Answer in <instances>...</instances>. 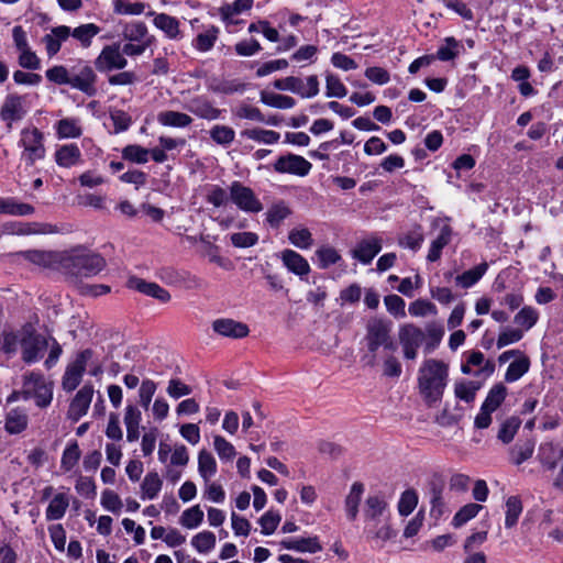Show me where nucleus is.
Here are the masks:
<instances>
[{"label":"nucleus","instance_id":"nucleus-1","mask_svg":"<svg viewBox=\"0 0 563 563\" xmlns=\"http://www.w3.org/2000/svg\"><path fill=\"white\" fill-rule=\"evenodd\" d=\"M47 347V339L30 323L15 330L3 331L0 335V351L8 357L20 353L26 364L38 362Z\"/></svg>","mask_w":563,"mask_h":563},{"label":"nucleus","instance_id":"nucleus-2","mask_svg":"<svg viewBox=\"0 0 563 563\" xmlns=\"http://www.w3.org/2000/svg\"><path fill=\"white\" fill-rule=\"evenodd\" d=\"M450 366L438 358H426L418 369L419 394L429 406L441 401L449 383Z\"/></svg>","mask_w":563,"mask_h":563},{"label":"nucleus","instance_id":"nucleus-3","mask_svg":"<svg viewBox=\"0 0 563 563\" xmlns=\"http://www.w3.org/2000/svg\"><path fill=\"white\" fill-rule=\"evenodd\" d=\"M65 267L73 273L84 276H92L101 272L106 265L104 260L95 253H90L82 247L73 249L62 257Z\"/></svg>","mask_w":563,"mask_h":563},{"label":"nucleus","instance_id":"nucleus-4","mask_svg":"<svg viewBox=\"0 0 563 563\" xmlns=\"http://www.w3.org/2000/svg\"><path fill=\"white\" fill-rule=\"evenodd\" d=\"M54 383L43 374L31 372L24 376L22 398L33 399L40 408H46L53 400Z\"/></svg>","mask_w":563,"mask_h":563},{"label":"nucleus","instance_id":"nucleus-5","mask_svg":"<svg viewBox=\"0 0 563 563\" xmlns=\"http://www.w3.org/2000/svg\"><path fill=\"white\" fill-rule=\"evenodd\" d=\"M539 460L542 467L550 473L553 488L563 493V449L551 444L541 446Z\"/></svg>","mask_w":563,"mask_h":563},{"label":"nucleus","instance_id":"nucleus-6","mask_svg":"<svg viewBox=\"0 0 563 563\" xmlns=\"http://www.w3.org/2000/svg\"><path fill=\"white\" fill-rule=\"evenodd\" d=\"M19 146L22 148L21 161L33 165L45 156L43 134L36 128H27L21 131Z\"/></svg>","mask_w":563,"mask_h":563},{"label":"nucleus","instance_id":"nucleus-7","mask_svg":"<svg viewBox=\"0 0 563 563\" xmlns=\"http://www.w3.org/2000/svg\"><path fill=\"white\" fill-rule=\"evenodd\" d=\"M363 534L373 549H384L397 537V530L393 527L390 518L379 519L364 523Z\"/></svg>","mask_w":563,"mask_h":563},{"label":"nucleus","instance_id":"nucleus-8","mask_svg":"<svg viewBox=\"0 0 563 563\" xmlns=\"http://www.w3.org/2000/svg\"><path fill=\"white\" fill-rule=\"evenodd\" d=\"M230 201L245 213H258L263 210L261 202L254 190L239 180H234L229 186Z\"/></svg>","mask_w":563,"mask_h":563},{"label":"nucleus","instance_id":"nucleus-9","mask_svg":"<svg viewBox=\"0 0 563 563\" xmlns=\"http://www.w3.org/2000/svg\"><path fill=\"white\" fill-rule=\"evenodd\" d=\"M274 87L278 90L290 91L301 98H312L319 93V80L314 75L307 77L306 80L292 76L276 79Z\"/></svg>","mask_w":563,"mask_h":563},{"label":"nucleus","instance_id":"nucleus-10","mask_svg":"<svg viewBox=\"0 0 563 563\" xmlns=\"http://www.w3.org/2000/svg\"><path fill=\"white\" fill-rule=\"evenodd\" d=\"M424 332L413 323H405L399 327L398 341L406 360H416L418 350L424 340Z\"/></svg>","mask_w":563,"mask_h":563},{"label":"nucleus","instance_id":"nucleus-11","mask_svg":"<svg viewBox=\"0 0 563 563\" xmlns=\"http://www.w3.org/2000/svg\"><path fill=\"white\" fill-rule=\"evenodd\" d=\"M91 355L90 350L81 351L77 353L75 358L67 365L62 378V388L65 391L70 393L79 386Z\"/></svg>","mask_w":563,"mask_h":563},{"label":"nucleus","instance_id":"nucleus-12","mask_svg":"<svg viewBox=\"0 0 563 563\" xmlns=\"http://www.w3.org/2000/svg\"><path fill=\"white\" fill-rule=\"evenodd\" d=\"M465 363L462 364L461 371L463 374L473 375L475 377L488 378L495 371V364L490 360H485V356L479 351H472L466 353Z\"/></svg>","mask_w":563,"mask_h":563},{"label":"nucleus","instance_id":"nucleus-13","mask_svg":"<svg viewBox=\"0 0 563 563\" xmlns=\"http://www.w3.org/2000/svg\"><path fill=\"white\" fill-rule=\"evenodd\" d=\"M312 165L305 157L296 154H286L275 162L274 169L280 174H291L299 177L307 176Z\"/></svg>","mask_w":563,"mask_h":563},{"label":"nucleus","instance_id":"nucleus-14","mask_svg":"<svg viewBox=\"0 0 563 563\" xmlns=\"http://www.w3.org/2000/svg\"><path fill=\"white\" fill-rule=\"evenodd\" d=\"M96 67L99 71H110L114 69H123L128 60L118 44L107 45L102 48L96 58Z\"/></svg>","mask_w":563,"mask_h":563},{"label":"nucleus","instance_id":"nucleus-15","mask_svg":"<svg viewBox=\"0 0 563 563\" xmlns=\"http://www.w3.org/2000/svg\"><path fill=\"white\" fill-rule=\"evenodd\" d=\"M96 78L97 76L89 65L80 64L78 66L71 67L69 86L82 91L88 96H92L96 92Z\"/></svg>","mask_w":563,"mask_h":563},{"label":"nucleus","instance_id":"nucleus-16","mask_svg":"<svg viewBox=\"0 0 563 563\" xmlns=\"http://www.w3.org/2000/svg\"><path fill=\"white\" fill-rule=\"evenodd\" d=\"M389 327L380 319H373L367 324V345L371 352H376L377 349L384 345L387 349H393L389 340Z\"/></svg>","mask_w":563,"mask_h":563},{"label":"nucleus","instance_id":"nucleus-17","mask_svg":"<svg viewBox=\"0 0 563 563\" xmlns=\"http://www.w3.org/2000/svg\"><path fill=\"white\" fill-rule=\"evenodd\" d=\"M364 523L390 518L388 503L380 494L368 495L363 508Z\"/></svg>","mask_w":563,"mask_h":563},{"label":"nucleus","instance_id":"nucleus-18","mask_svg":"<svg viewBox=\"0 0 563 563\" xmlns=\"http://www.w3.org/2000/svg\"><path fill=\"white\" fill-rule=\"evenodd\" d=\"M186 109L199 119L214 121L222 117L224 110L217 108L206 96H196L190 99Z\"/></svg>","mask_w":563,"mask_h":563},{"label":"nucleus","instance_id":"nucleus-19","mask_svg":"<svg viewBox=\"0 0 563 563\" xmlns=\"http://www.w3.org/2000/svg\"><path fill=\"white\" fill-rule=\"evenodd\" d=\"M93 387L91 385H84L74 396L69 404L67 417L71 421L76 422L82 418L92 401Z\"/></svg>","mask_w":563,"mask_h":563},{"label":"nucleus","instance_id":"nucleus-20","mask_svg":"<svg viewBox=\"0 0 563 563\" xmlns=\"http://www.w3.org/2000/svg\"><path fill=\"white\" fill-rule=\"evenodd\" d=\"M284 267L300 279L307 277L311 271L309 262L298 252L285 249L278 254Z\"/></svg>","mask_w":563,"mask_h":563},{"label":"nucleus","instance_id":"nucleus-21","mask_svg":"<svg viewBox=\"0 0 563 563\" xmlns=\"http://www.w3.org/2000/svg\"><path fill=\"white\" fill-rule=\"evenodd\" d=\"M279 545L282 549L298 553L314 554L322 550V544L318 536L286 538L279 542Z\"/></svg>","mask_w":563,"mask_h":563},{"label":"nucleus","instance_id":"nucleus-22","mask_svg":"<svg viewBox=\"0 0 563 563\" xmlns=\"http://www.w3.org/2000/svg\"><path fill=\"white\" fill-rule=\"evenodd\" d=\"M147 15L153 16V24L162 31L168 40L179 41L183 38L180 22L177 18L167 13L148 12Z\"/></svg>","mask_w":563,"mask_h":563},{"label":"nucleus","instance_id":"nucleus-23","mask_svg":"<svg viewBox=\"0 0 563 563\" xmlns=\"http://www.w3.org/2000/svg\"><path fill=\"white\" fill-rule=\"evenodd\" d=\"M128 287L136 290L145 296L157 299L159 302L166 303L170 300V294L156 283L146 282L139 277H131L128 280Z\"/></svg>","mask_w":563,"mask_h":563},{"label":"nucleus","instance_id":"nucleus-24","mask_svg":"<svg viewBox=\"0 0 563 563\" xmlns=\"http://www.w3.org/2000/svg\"><path fill=\"white\" fill-rule=\"evenodd\" d=\"M212 330L221 335L232 339L245 338L250 330L249 327L240 321L230 318H220L212 322Z\"/></svg>","mask_w":563,"mask_h":563},{"label":"nucleus","instance_id":"nucleus-25","mask_svg":"<svg viewBox=\"0 0 563 563\" xmlns=\"http://www.w3.org/2000/svg\"><path fill=\"white\" fill-rule=\"evenodd\" d=\"M70 37V27L66 25H59L53 27L48 34L43 37L46 53L49 57L55 56L64 42Z\"/></svg>","mask_w":563,"mask_h":563},{"label":"nucleus","instance_id":"nucleus-26","mask_svg":"<svg viewBox=\"0 0 563 563\" xmlns=\"http://www.w3.org/2000/svg\"><path fill=\"white\" fill-rule=\"evenodd\" d=\"M430 516L434 519H441L449 512L448 504L443 497V485L437 482L430 484Z\"/></svg>","mask_w":563,"mask_h":563},{"label":"nucleus","instance_id":"nucleus-27","mask_svg":"<svg viewBox=\"0 0 563 563\" xmlns=\"http://www.w3.org/2000/svg\"><path fill=\"white\" fill-rule=\"evenodd\" d=\"M163 488V478L156 471H150L143 477L140 485V497L142 500H154Z\"/></svg>","mask_w":563,"mask_h":563},{"label":"nucleus","instance_id":"nucleus-28","mask_svg":"<svg viewBox=\"0 0 563 563\" xmlns=\"http://www.w3.org/2000/svg\"><path fill=\"white\" fill-rule=\"evenodd\" d=\"M382 250V242L378 238H368L361 241L353 250V257L362 264H369Z\"/></svg>","mask_w":563,"mask_h":563},{"label":"nucleus","instance_id":"nucleus-29","mask_svg":"<svg viewBox=\"0 0 563 563\" xmlns=\"http://www.w3.org/2000/svg\"><path fill=\"white\" fill-rule=\"evenodd\" d=\"M29 416L23 408H12L5 415L4 430L9 434H19L27 428Z\"/></svg>","mask_w":563,"mask_h":563},{"label":"nucleus","instance_id":"nucleus-30","mask_svg":"<svg viewBox=\"0 0 563 563\" xmlns=\"http://www.w3.org/2000/svg\"><path fill=\"white\" fill-rule=\"evenodd\" d=\"M25 114L21 97L9 96L1 109L0 117L10 126L12 122L19 121Z\"/></svg>","mask_w":563,"mask_h":563},{"label":"nucleus","instance_id":"nucleus-31","mask_svg":"<svg viewBox=\"0 0 563 563\" xmlns=\"http://www.w3.org/2000/svg\"><path fill=\"white\" fill-rule=\"evenodd\" d=\"M69 501L70 497L66 493H57L54 495L45 510L46 520L54 521L62 519L69 507Z\"/></svg>","mask_w":563,"mask_h":563},{"label":"nucleus","instance_id":"nucleus-32","mask_svg":"<svg viewBox=\"0 0 563 563\" xmlns=\"http://www.w3.org/2000/svg\"><path fill=\"white\" fill-rule=\"evenodd\" d=\"M192 118L185 113L174 110L161 111L157 114V122L163 126L184 129L192 123Z\"/></svg>","mask_w":563,"mask_h":563},{"label":"nucleus","instance_id":"nucleus-33","mask_svg":"<svg viewBox=\"0 0 563 563\" xmlns=\"http://www.w3.org/2000/svg\"><path fill=\"white\" fill-rule=\"evenodd\" d=\"M287 238L292 246L303 251L311 249L314 244L312 232L302 224L290 229Z\"/></svg>","mask_w":563,"mask_h":563},{"label":"nucleus","instance_id":"nucleus-34","mask_svg":"<svg viewBox=\"0 0 563 563\" xmlns=\"http://www.w3.org/2000/svg\"><path fill=\"white\" fill-rule=\"evenodd\" d=\"M253 7V0H235L220 8V15L227 24L238 23L236 16L247 12Z\"/></svg>","mask_w":563,"mask_h":563},{"label":"nucleus","instance_id":"nucleus-35","mask_svg":"<svg viewBox=\"0 0 563 563\" xmlns=\"http://www.w3.org/2000/svg\"><path fill=\"white\" fill-rule=\"evenodd\" d=\"M4 231L10 234L30 235L52 233L53 229L49 224L12 222L4 227Z\"/></svg>","mask_w":563,"mask_h":563},{"label":"nucleus","instance_id":"nucleus-36","mask_svg":"<svg viewBox=\"0 0 563 563\" xmlns=\"http://www.w3.org/2000/svg\"><path fill=\"white\" fill-rule=\"evenodd\" d=\"M55 161L60 167H73L81 161V153L76 144L62 145L55 152Z\"/></svg>","mask_w":563,"mask_h":563},{"label":"nucleus","instance_id":"nucleus-37","mask_svg":"<svg viewBox=\"0 0 563 563\" xmlns=\"http://www.w3.org/2000/svg\"><path fill=\"white\" fill-rule=\"evenodd\" d=\"M198 474L202 481L212 479L218 472L216 457L206 449L198 452Z\"/></svg>","mask_w":563,"mask_h":563},{"label":"nucleus","instance_id":"nucleus-38","mask_svg":"<svg viewBox=\"0 0 563 563\" xmlns=\"http://www.w3.org/2000/svg\"><path fill=\"white\" fill-rule=\"evenodd\" d=\"M452 236V230L449 224L442 222L438 236L432 241L429 252L428 261L435 262L440 258L441 252L444 246L449 244Z\"/></svg>","mask_w":563,"mask_h":563},{"label":"nucleus","instance_id":"nucleus-39","mask_svg":"<svg viewBox=\"0 0 563 563\" xmlns=\"http://www.w3.org/2000/svg\"><path fill=\"white\" fill-rule=\"evenodd\" d=\"M365 487L362 483L352 484L349 494L345 497V511L351 520H355L358 514V506L363 498Z\"/></svg>","mask_w":563,"mask_h":563},{"label":"nucleus","instance_id":"nucleus-40","mask_svg":"<svg viewBox=\"0 0 563 563\" xmlns=\"http://www.w3.org/2000/svg\"><path fill=\"white\" fill-rule=\"evenodd\" d=\"M241 136L266 145L275 144L280 139V134L278 132L261 128L245 129L241 131Z\"/></svg>","mask_w":563,"mask_h":563},{"label":"nucleus","instance_id":"nucleus-41","mask_svg":"<svg viewBox=\"0 0 563 563\" xmlns=\"http://www.w3.org/2000/svg\"><path fill=\"white\" fill-rule=\"evenodd\" d=\"M58 139H77L82 134L80 120L77 118H65L59 120L56 125Z\"/></svg>","mask_w":563,"mask_h":563},{"label":"nucleus","instance_id":"nucleus-42","mask_svg":"<svg viewBox=\"0 0 563 563\" xmlns=\"http://www.w3.org/2000/svg\"><path fill=\"white\" fill-rule=\"evenodd\" d=\"M122 35L128 42L152 43V37L148 35L146 25L140 21L125 24L122 31Z\"/></svg>","mask_w":563,"mask_h":563},{"label":"nucleus","instance_id":"nucleus-43","mask_svg":"<svg viewBox=\"0 0 563 563\" xmlns=\"http://www.w3.org/2000/svg\"><path fill=\"white\" fill-rule=\"evenodd\" d=\"M488 264L483 262L477 266L465 271L463 274L456 276L455 283L462 288H471L474 286L487 272Z\"/></svg>","mask_w":563,"mask_h":563},{"label":"nucleus","instance_id":"nucleus-44","mask_svg":"<svg viewBox=\"0 0 563 563\" xmlns=\"http://www.w3.org/2000/svg\"><path fill=\"white\" fill-rule=\"evenodd\" d=\"M213 450L221 462H231L236 456L234 445L221 434L212 435Z\"/></svg>","mask_w":563,"mask_h":563},{"label":"nucleus","instance_id":"nucleus-45","mask_svg":"<svg viewBox=\"0 0 563 563\" xmlns=\"http://www.w3.org/2000/svg\"><path fill=\"white\" fill-rule=\"evenodd\" d=\"M34 208L29 203L16 201L14 198H0V214L30 216Z\"/></svg>","mask_w":563,"mask_h":563},{"label":"nucleus","instance_id":"nucleus-46","mask_svg":"<svg viewBox=\"0 0 563 563\" xmlns=\"http://www.w3.org/2000/svg\"><path fill=\"white\" fill-rule=\"evenodd\" d=\"M539 320V312L531 306L522 307L514 317V322L522 333L529 331Z\"/></svg>","mask_w":563,"mask_h":563},{"label":"nucleus","instance_id":"nucleus-47","mask_svg":"<svg viewBox=\"0 0 563 563\" xmlns=\"http://www.w3.org/2000/svg\"><path fill=\"white\" fill-rule=\"evenodd\" d=\"M205 514L200 505L185 509L179 517V525L188 530L197 529L203 522Z\"/></svg>","mask_w":563,"mask_h":563},{"label":"nucleus","instance_id":"nucleus-48","mask_svg":"<svg viewBox=\"0 0 563 563\" xmlns=\"http://www.w3.org/2000/svg\"><path fill=\"white\" fill-rule=\"evenodd\" d=\"M260 100L264 104L276 109H291L296 104L295 99L289 96L266 90L261 91Z\"/></svg>","mask_w":563,"mask_h":563},{"label":"nucleus","instance_id":"nucleus-49","mask_svg":"<svg viewBox=\"0 0 563 563\" xmlns=\"http://www.w3.org/2000/svg\"><path fill=\"white\" fill-rule=\"evenodd\" d=\"M191 547L200 554H208L217 544L216 534L209 530L198 532L191 538Z\"/></svg>","mask_w":563,"mask_h":563},{"label":"nucleus","instance_id":"nucleus-50","mask_svg":"<svg viewBox=\"0 0 563 563\" xmlns=\"http://www.w3.org/2000/svg\"><path fill=\"white\" fill-rule=\"evenodd\" d=\"M205 199L214 208L225 207L230 202V189H224L219 185H208L206 187Z\"/></svg>","mask_w":563,"mask_h":563},{"label":"nucleus","instance_id":"nucleus-51","mask_svg":"<svg viewBox=\"0 0 563 563\" xmlns=\"http://www.w3.org/2000/svg\"><path fill=\"white\" fill-rule=\"evenodd\" d=\"M100 32V27L93 23L81 24L74 30L70 29V36L80 43L84 48L91 45L92 38Z\"/></svg>","mask_w":563,"mask_h":563},{"label":"nucleus","instance_id":"nucleus-52","mask_svg":"<svg viewBox=\"0 0 563 563\" xmlns=\"http://www.w3.org/2000/svg\"><path fill=\"white\" fill-rule=\"evenodd\" d=\"M529 358L521 353L518 358L509 364L505 374L506 382L514 383L520 379L529 371Z\"/></svg>","mask_w":563,"mask_h":563},{"label":"nucleus","instance_id":"nucleus-53","mask_svg":"<svg viewBox=\"0 0 563 563\" xmlns=\"http://www.w3.org/2000/svg\"><path fill=\"white\" fill-rule=\"evenodd\" d=\"M483 509V506L475 503H470L464 505L459 509V511L454 515L452 519V526L454 528H461L466 525L470 520L474 519L479 511Z\"/></svg>","mask_w":563,"mask_h":563},{"label":"nucleus","instance_id":"nucleus-54","mask_svg":"<svg viewBox=\"0 0 563 563\" xmlns=\"http://www.w3.org/2000/svg\"><path fill=\"white\" fill-rule=\"evenodd\" d=\"M481 385L472 380H460L454 384V395L457 399L471 404L474 401Z\"/></svg>","mask_w":563,"mask_h":563},{"label":"nucleus","instance_id":"nucleus-55","mask_svg":"<svg viewBox=\"0 0 563 563\" xmlns=\"http://www.w3.org/2000/svg\"><path fill=\"white\" fill-rule=\"evenodd\" d=\"M218 27L209 26L196 36L192 45L199 52H208L213 47L216 41L218 40Z\"/></svg>","mask_w":563,"mask_h":563},{"label":"nucleus","instance_id":"nucleus-56","mask_svg":"<svg viewBox=\"0 0 563 563\" xmlns=\"http://www.w3.org/2000/svg\"><path fill=\"white\" fill-rule=\"evenodd\" d=\"M211 140L221 146H229L235 139V131L228 125L216 124L209 131Z\"/></svg>","mask_w":563,"mask_h":563},{"label":"nucleus","instance_id":"nucleus-57","mask_svg":"<svg viewBox=\"0 0 563 563\" xmlns=\"http://www.w3.org/2000/svg\"><path fill=\"white\" fill-rule=\"evenodd\" d=\"M282 521V515L278 510L273 508L264 512L260 519L258 525L261 526V533L264 536L273 534Z\"/></svg>","mask_w":563,"mask_h":563},{"label":"nucleus","instance_id":"nucleus-58","mask_svg":"<svg viewBox=\"0 0 563 563\" xmlns=\"http://www.w3.org/2000/svg\"><path fill=\"white\" fill-rule=\"evenodd\" d=\"M81 452L77 442H70L63 451L60 459V468L64 472H70L78 463Z\"/></svg>","mask_w":563,"mask_h":563},{"label":"nucleus","instance_id":"nucleus-59","mask_svg":"<svg viewBox=\"0 0 563 563\" xmlns=\"http://www.w3.org/2000/svg\"><path fill=\"white\" fill-rule=\"evenodd\" d=\"M462 44L453 36L443 40V44L437 51V58L442 62H449L459 56Z\"/></svg>","mask_w":563,"mask_h":563},{"label":"nucleus","instance_id":"nucleus-60","mask_svg":"<svg viewBox=\"0 0 563 563\" xmlns=\"http://www.w3.org/2000/svg\"><path fill=\"white\" fill-rule=\"evenodd\" d=\"M291 214V210L285 202L273 205L266 212V220L273 228H278L282 222Z\"/></svg>","mask_w":563,"mask_h":563},{"label":"nucleus","instance_id":"nucleus-61","mask_svg":"<svg viewBox=\"0 0 563 563\" xmlns=\"http://www.w3.org/2000/svg\"><path fill=\"white\" fill-rule=\"evenodd\" d=\"M122 157L131 163L145 164L150 158V150L137 144H130L123 147Z\"/></svg>","mask_w":563,"mask_h":563},{"label":"nucleus","instance_id":"nucleus-62","mask_svg":"<svg viewBox=\"0 0 563 563\" xmlns=\"http://www.w3.org/2000/svg\"><path fill=\"white\" fill-rule=\"evenodd\" d=\"M418 493L412 489H406L399 498L398 501V512L400 516H409L418 505Z\"/></svg>","mask_w":563,"mask_h":563},{"label":"nucleus","instance_id":"nucleus-63","mask_svg":"<svg viewBox=\"0 0 563 563\" xmlns=\"http://www.w3.org/2000/svg\"><path fill=\"white\" fill-rule=\"evenodd\" d=\"M232 113L238 119H245L256 122L265 121V117L258 108L245 102H242L236 108H234Z\"/></svg>","mask_w":563,"mask_h":563},{"label":"nucleus","instance_id":"nucleus-64","mask_svg":"<svg viewBox=\"0 0 563 563\" xmlns=\"http://www.w3.org/2000/svg\"><path fill=\"white\" fill-rule=\"evenodd\" d=\"M318 266L322 269L334 265L341 260L339 252L332 246H321L316 251Z\"/></svg>","mask_w":563,"mask_h":563}]
</instances>
